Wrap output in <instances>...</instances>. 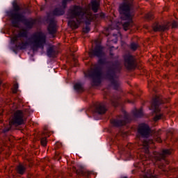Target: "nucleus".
Here are the masks:
<instances>
[{"mask_svg": "<svg viewBox=\"0 0 178 178\" xmlns=\"http://www.w3.org/2000/svg\"><path fill=\"white\" fill-rule=\"evenodd\" d=\"M145 19L147 20H152V19H154V14H152V13H149L145 15Z\"/></svg>", "mask_w": 178, "mask_h": 178, "instance_id": "obj_27", "label": "nucleus"}, {"mask_svg": "<svg viewBox=\"0 0 178 178\" xmlns=\"http://www.w3.org/2000/svg\"><path fill=\"white\" fill-rule=\"evenodd\" d=\"M19 10H20V7L17 4L14 3L13 10L7 13V15L9 16L13 27H19L20 25V22H26V17L24 15H23V13H19Z\"/></svg>", "mask_w": 178, "mask_h": 178, "instance_id": "obj_5", "label": "nucleus"}, {"mask_svg": "<svg viewBox=\"0 0 178 178\" xmlns=\"http://www.w3.org/2000/svg\"><path fill=\"white\" fill-rule=\"evenodd\" d=\"M111 102H112L113 106H118V102H115V100H113V99H111Z\"/></svg>", "mask_w": 178, "mask_h": 178, "instance_id": "obj_34", "label": "nucleus"}, {"mask_svg": "<svg viewBox=\"0 0 178 178\" xmlns=\"http://www.w3.org/2000/svg\"><path fill=\"white\" fill-rule=\"evenodd\" d=\"M111 122L114 125L115 127H119L120 126H124L127 121H126V118H123L122 117H120L119 118H116L112 120Z\"/></svg>", "mask_w": 178, "mask_h": 178, "instance_id": "obj_15", "label": "nucleus"}, {"mask_svg": "<svg viewBox=\"0 0 178 178\" xmlns=\"http://www.w3.org/2000/svg\"><path fill=\"white\" fill-rule=\"evenodd\" d=\"M172 154V150L171 149H163L161 153H159L158 152H153V158L155 159V161H165L166 163H168V161L165 159L167 156H169V155Z\"/></svg>", "mask_w": 178, "mask_h": 178, "instance_id": "obj_9", "label": "nucleus"}, {"mask_svg": "<svg viewBox=\"0 0 178 178\" xmlns=\"http://www.w3.org/2000/svg\"><path fill=\"white\" fill-rule=\"evenodd\" d=\"M72 1L73 0H63L61 6L56 8L53 11L54 16H62L65 15V9H66L67 2H72Z\"/></svg>", "mask_w": 178, "mask_h": 178, "instance_id": "obj_12", "label": "nucleus"}, {"mask_svg": "<svg viewBox=\"0 0 178 178\" xmlns=\"http://www.w3.org/2000/svg\"><path fill=\"white\" fill-rule=\"evenodd\" d=\"M154 142L152 141V140H148L147 138L143 140V145L145 154H149V150L148 149V145L152 144Z\"/></svg>", "mask_w": 178, "mask_h": 178, "instance_id": "obj_18", "label": "nucleus"}, {"mask_svg": "<svg viewBox=\"0 0 178 178\" xmlns=\"http://www.w3.org/2000/svg\"><path fill=\"white\" fill-rule=\"evenodd\" d=\"M178 27V24L176 21H173L172 23V29H177Z\"/></svg>", "mask_w": 178, "mask_h": 178, "instance_id": "obj_32", "label": "nucleus"}, {"mask_svg": "<svg viewBox=\"0 0 178 178\" xmlns=\"http://www.w3.org/2000/svg\"><path fill=\"white\" fill-rule=\"evenodd\" d=\"M47 20H49V24L48 26V31L49 34H55L56 33V21L55 17L52 16V14L48 15Z\"/></svg>", "mask_w": 178, "mask_h": 178, "instance_id": "obj_13", "label": "nucleus"}, {"mask_svg": "<svg viewBox=\"0 0 178 178\" xmlns=\"http://www.w3.org/2000/svg\"><path fill=\"white\" fill-rule=\"evenodd\" d=\"M40 10H44V8L42 7H41Z\"/></svg>", "mask_w": 178, "mask_h": 178, "instance_id": "obj_36", "label": "nucleus"}, {"mask_svg": "<svg viewBox=\"0 0 178 178\" xmlns=\"http://www.w3.org/2000/svg\"><path fill=\"white\" fill-rule=\"evenodd\" d=\"M138 44L136 42H131L130 45V48L132 51H136L137 48H138Z\"/></svg>", "mask_w": 178, "mask_h": 178, "instance_id": "obj_26", "label": "nucleus"}, {"mask_svg": "<svg viewBox=\"0 0 178 178\" xmlns=\"http://www.w3.org/2000/svg\"><path fill=\"white\" fill-rule=\"evenodd\" d=\"M87 173V170L84 169V168H81L79 170H76V174L79 176H86Z\"/></svg>", "mask_w": 178, "mask_h": 178, "instance_id": "obj_23", "label": "nucleus"}, {"mask_svg": "<svg viewBox=\"0 0 178 178\" xmlns=\"http://www.w3.org/2000/svg\"><path fill=\"white\" fill-rule=\"evenodd\" d=\"M143 115V113L142 109L135 110V111L134 112V115L135 116V118H141Z\"/></svg>", "mask_w": 178, "mask_h": 178, "instance_id": "obj_24", "label": "nucleus"}, {"mask_svg": "<svg viewBox=\"0 0 178 178\" xmlns=\"http://www.w3.org/2000/svg\"><path fill=\"white\" fill-rule=\"evenodd\" d=\"M138 131L140 134V138H148L149 137V134H151V129L149 127L145 124H142L139 125V128Z\"/></svg>", "mask_w": 178, "mask_h": 178, "instance_id": "obj_10", "label": "nucleus"}, {"mask_svg": "<svg viewBox=\"0 0 178 178\" xmlns=\"http://www.w3.org/2000/svg\"><path fill=\"white\" fill-rule=\"evenodd\" d=\"M10 130V127L6 128L3 129V133H7V131H9Z\"/></svg>", "mask_w": 178, "mask_h": 178, "instance_id": "obj_35", "label": "nucleus"}, {"mask_svg": "<svg viewBox=\"0 0 178 178\" xmlns=\"http://www.w3.org/2000/svg\"><path fill=\"white\" fill-rule=\"evenodd\" d=\"M105 62H106L105 58H99L98 64L95 65L94 67L88 71V74L90 77H92L93 86H99L101 84V79L102 78V68L101 67V65H105Z\"/></svg>", "mask_w": 178, "mask_h": 178, "instance_id": "obj_4", "label": "nucleus"}, {"mask_svg": "<svg viewBox=\"0 0 178 178\" xmlns=\"http://www.w3.org/2000/svg\"><path fill=\"white\" fill-rule=\"evenodd\" d=\"M159 134H161V131H159L156 134V141L158 143H162V140L161 139V137H159Z\"/></svg>", "mask_w": 178, "mask_h": 178, "instance_id": "obj_29", "label": "nucleus"}, {"mask_svg": "<svg viewBox=\"0 0 178 178\" xmlns=\"http://www.w3.org/2000/svg\"><path fill=\"white\" fill-rule=\"evenodd\" d=\"M90 58H94V56H97V58H105V53L102 50V47L101 46H97L94 49L89 52Z\"/></svg>", "mask_w": 178, "mask_h": 178, "instance_id": "obj_14", "label": "nucleus"}, {"mask_svg": "<svg viewBox=\"0 0 178 178\" xmlns=\"http://www.w3.org/2000/svg\"><path fill=\"white\" fill-rule=\"evenodd\" d=\"M18 88H19V85H17V83H15L13 86V94H16V92H17Z\"/></svg>", "mask_w": 178, "mask_h": 178, "instance_id": "obj_28", "label": "nucleus"}, {"mask_svg": "<svg viewBox=\"0 0 178 178\" xmlns=\"http://www.w3.org/2000/svg\"><path fill=\"white\" fill-rule=\"evenodd\" d=\"M40 143L43 147H45V145H47V138H42Z\"/></svg>", "mask_w": 178, "mask_h": 178, "instance_id": "obj_30", "label": "nucleus"}, {"mask_svg": "<svg viewBox=\"0 0 178 178\" xmlns=\"http://www.w3.org/2000/svg\"><path fill=\"white\" fill-rule=\"evenodd\" d=\"M124 65L127 69L131 70V69H136V63L134 56L129 54L124 56Z\"/></svg>", "mask_w": 178, "mask_h": 178, "instance_id": "obj_11", "label": "nucleus"}, {"mask_svg": "<svg viewBox=\"0 0 178 178\" xmlns=\"http://www.w3.org/2000/svg\"><path fill=\"white\" fill-rule=\"evenodd\" d=\"M83 33H89V32H90V26H86V27H84V28L83 29Z\"/></svg>", "mask_w": 178, "mask_h": 178, "instance_id": "obj_31", "label": "nucleus"}, {"mask_svg": "<svg viewBox=\"0 0 178 178\" xmlns=\"http://www.w3.org/2000/svg\"><path fill=\"white\" fill-rule=\"evenodd\" d=\"M17 172L19 175H24V173L26 172V167H24V165L22 164H19L17 168Z\"/></svg>", "mask_w": 178, "mask_h": 178, "instance_id": "obj_22", "label": "nucleus"}, {"mask_svg": "<svg viewBox=\"0 0 178 178\" xmlns=\"http://www.w3.org/2000/svg\"><path fill=\"white\" fill-rule=\"evenodd\" d=\"M11 41L19 49H26L27 47H31L35 50L38 48H44L47 42V36L42 32H36L29 38L27 31L22 30L13 37Z\"/></svg>", "mask_w": 178, "mask_h": 178, "instance_id": "obj_1", "label": "nucleus"}, {"mask_svg": "<svg viewBox=\"0 0 178 178\" xmlns=\"http://www.w3.org/2000/svg\"><path fill=\"white\" fill-rule=\"evenodd\" d=\"M23 111L20 110H17L14 113V115L11 119V120L9 122L10 126H22L24 123V120H23Z\"/></svg>", "mask_w": 178, "mask_h": 178, "instance_id": "obj_8", "label": "nucleus"}, {"mask_svg": "<svg viewBox=\"0 0 178 178\" xmlns=\"http://www.w3.org/2000/svg\"><path fill=\"white\" fill-rule=\"evenodd\" d=\"M153 30L154 31H166V30H169V26H161L160 24H155L154 25H153Z\"/></svg>", "mask_w": 178, "mask_h": 178, "instance_id": "obj_17", "label": "nucleus"}, {"mask_svg": "<svg viewBox=\"0 0 178 178\" xmlns=\"http://www.w3.org/2000/svg\"><path fill=\"white\" fill-rule=\"evenodd\" d=\"M95 112L99 113V115H104L106 112V108H105V104L104 103H100L97 105Z\"/></svg>", "mask_w": 178, "mask_h": 178, "instance_id": "obj_16", "label": "nucleus"}, {"mask_svg": "<svg viewBox=\"0 0 178 178\" xmlns=\"http://www.w3.org/2000/svg\"><path fill=\"white\" fill-rule=\"evenodd\" d=\"M120 65L117 64V65H113V67H108L104 73L105 79L110 80L115 90H118L119 86H120V82H119V79H118V76L115 74L116 72L120 71Z\"/></svg>", "mask_w": 178, "mask_h": 178, "instance_id": "obj_6", "label": "nucleus"}, {"mask_svg": "<svg viewBox=\"0 0 178 178\" xmlns=\"http://www.w3.org/2000/svg\"><path fill=\"white\" fill-rule=\"evenodd\" d=\"M144 178H156V177L152 175L151 174H147L144 176Z\"/></svg>", "mask_w": 178, "mask_h": 178, "instance_id": "obj_33", "label": "nucleus"}, {"mask_svg": "<svg viewBox=\"0 0 178 178\" xmlns=\"http://www.w3.org/2000/svg\"><path fill=\"white\" fill-rule=\"evenodd\" d=\"M19 23H26V26L29 29H31V27H33V26H34V24L35 23V21L32 20V21L27 22V19H26L25 22H19Z\"/></svg>", "mask_w": 178, "mask_h": 178, "instance_id": "obj_25", "label": "nucleus"}, {"mask_svg": "<svg viewBox=\"0 0 178 178\" xmlns=\"http://www.w3.org/2000/svg\"><path fill=\"white\" fill-rule=\"evenodd\" d=\"M74 90L77 91V92H83L84 91V89L83 88V85L80 83H77L74 86Z\"/></svg>", "mask_w": 178, "mask_h": 178, "instance_id": "obj_21", "label": "nucleus"}, {"mask_svg": "<svg viewBox=\"0 0 178 178\" xmlns=\"http://www.w3.org/2000/svg\"><path fill=\"white\" fill-rule=\"evenodd\" d=\"M47 55L50 58H54L56 55V47L55 46L50 47L47 50Z\"/></svg>", "mask_w": 178, "mask_h": 178, "instance_id": "obj_19", "label": "nucleus"}, {"mask_svg": "<svg viewBox=\"0 0 178 178\" xmlns=\"http://www.w3.org/2000/svg\"><path fill=\"white\" fill-rule=\"evenodd\" d=\"M120 13L122 20H127L123 23V29L127 31L129 29L133 27V17L134 16V10L133 9V1L131 0L124 1L120 6Z\"/></svg>", "mask_w": 178, "mask_h": 178, "instance_id": "obj_3", "label": "nucleus"}, {"mask_svg": "<svg viewBox=\"0 0 178 178\" xmlns=\"http://www.w3.org/2000/svg\"><path fill=\"white\" fill-rule=\"evenodd\" d=\"M98 8H99V0H95L92 1V10L97 13L98 12Z\"/></svg>", "mask_w": 178, "mask_h": 178, "instance_id": "obj_20", "label": "nucleus"}, {"mask_svg": "<svg viewBox=\"0 0 178 178\" xmlns=\"http://www.w3.org/2000/svg\"><path fill=\"white\" fill-rule=\"evenodd\" d=\"M67 19H74L76 20L68 22L69 26L72 29H78L81 22H85V20L90 22L94 19L92 14L90 11L79 6H70L67 13Z\"/></svg>", "mask_w": 178, "mask_h": 178, "instance_id": "obj_2", "label": "nucleus"}, {"mask_svg": "<svg viewBox=\"0 0 178 178\" xmlns=\"http://www.w3.org/2000/svg\"><path fill=\"white\" fill-rule=\"evenodd\" d=\"M161 104H163L162 98L159 96H155L152 102L150 108L154 113H156V115L154 118V122H158V120H161V119L163 118V114L159 113V112H161V109L159 108V105H161Z\"/></svg>", "mask_w": 178, "mask_h": 178, "instance_id": "obj_7", "label": "nucleus"}]
</instances>
